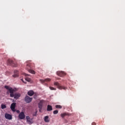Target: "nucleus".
Returning a JSON list of instances; mask_svg holds the SVG:
<instances>
[{"label": "nucleus", "mask_w": 125, "mask_h": 125, "mask_svg": "<svg viewBox=\"0 0 125 125\" xmlns=\"http://www.w3.org/2000/svg\"><path fill=\"white\" fill-rule=\"evenodd\" d=\"M4 88L7 90V93H10V97H14V99H19V97H21V94L19 93H14L15 90L12 87L8 85H5Z\"/></svg>", "instance_id": "obj_1"}, {"label": "nucleus", "mask_w": 125, "mask_h": 125, "mask_svg": "<svg viewBox=\"0 0 125 125\" xmlns=\"http://www.w3.org/2000/svg\"><path fill=\"white\" fill-rule=\"evenodd\" d=\"M26 68L28 69V72L31 74H35V71L33 70L30 69L34 67V64L32 63L29 62V61L26 62Z\"/></svg>", "instance_id": "obj_2"}, {"label": "nucleus", "mask_w": 125, "mask_h": 125, "mask_svg": "<svg viewBox=\"0 0 125 125\" xmlns=\"http://www.w3.org/2000/svg\"><path fill=\"white\" fill-rule=\"evenodd\" d=\"M45 101H44L43 100H41L39 102V103L38 104V107L39 108V112H41L42 108H43V104H44Z\"/></svg>", "instance_id": "obj_3"}, {"label": "nucleus", "mask_w": 125, "mask_h": 125, "mask_svg": "<svg viewBox=\"0 0 125 125\" xmlns=\"http://www.w3.org/2000/svg\"><path fill=\"white\" fill-rule=\"evenodd\" d=\"M54 85L57 86V88H59V89H64V90H66L67 87L63 86H61L60 84L58 83V82H55L54 83Z\"/></svg>", "instance_id": "obj_4"}, {"label": "nucleus", "mask_w": 125, "mask_h": 125, "mask_svg": "<svg viewBox=\"0 0 125 125\" xmlns=\"http://www.w3.org/2000/svg\"><path fill=\"white\" fill-rule=\"evenodd\" d=\"M7 63L9 65L12 66L13 67H17V63H15L14 62L11 60H8L7 61Z\"/></svg>", "instance_id": "obj_5"}, {"label": "nucleus", "mask_w": 125, "mask_h": 125, "mask_svg": "<svg viewBox=\"0 0 125 125\" xmlns=\"http://www.w3.org/2000/svg\"><path fill=\"white\" fill-rule=\"evenodd\" d=\"M32 98H30V97L26 96L24 98V101L26 103H30L32 102Z\"/></svg>", "instance_id": "obj_6"}, {"label": "nucleus", "mask_w": 125, "mask_h": 125, "mask_svg": "<svg viewBox=\"0 0 125 125\" xmlns=\"http://www.w3.org/2000/svg\"><path fill=\"white\" fill-rule=\"evenodd\" d=\"M25 118V115L23 112H21L19 114V118L20 120H24Z\"/></svg>", "instance_id": "obj_7"}, {"label": "nucleus", "mask_w": 125, "mask_h": 125, "mask_svg": "<svg viewBox=\"0 0 125 125\" xmlns=\"http://www.w3.org/2000/svg\"><path fill=\"white\" fill-rule=\"evenodd\" d=\"M56 73L60 77H63L66 75V73L64 71H57Z\"/></svg>", "instance_id": "obj_8"}, {"label": "nucleus", "mask_w": 125, "mask_h": 125, "mask_svg": "<svg viewBox=\"0 0 125 125\" xmlns=\"http://www.w3.org/2000/svg\"><path fill=\"white\" fill-rule=\"evenodd\" d=\"M26 119L28 125H32L33 124V119H31L29 116H26Z\"/></svg>", "instance_id": "obj_9"}, {"label": "nucleus", "mask_w": 125, "mask_h": 125, "mask_svg": "<svg viewBox=\"0 0 125 125\" xmlns=\"http://www.w3.org/2000/svg\"><path fill=\"white\" fill-rule=\"evenodd\" d=\"M16 106V103H13L10 106V109L13 112H15V108Z\"/></svg>", "instance_id": "obj_10"}, {"label": "nucleus", "mask_w": 125, "mask_h": 125, "mask_svg": "<svg viewBox=\"0 0 125 125\" xmlns=\"http://www.w3.org/2000/svg\"><path fill=\"white\" fill-rule=\"evenodd\" d=\"M4 117L5 119H7V120H12V116L11 115L9 114L8 113H5Z\"/></svg>", "instance_id": "obj_11"}, {"label": "nucleus", "mask_w": 125, "mask_h": 125, "mask_svg": "<svg viewBox=\"0 0 125 125\" xmlns=\"http://www.w3.org/2000/svg\"><path fill=\"white\" fill-rule=\"evenodd\" d=\"M40 81L42 83H44L45 82H49L51 81V79L50 78H47V79H45L44 80H40Z\"/></svg>", "instance_id": "obj_12"}, {"label": "nucleus", "mask_w": 125, "mask_h": 125, "mask_svg": "<svg viewBox=\"0 0 125 125\" xmlns=\"http://www.w3.org/2000/svg\"><path fill=\"white\" fill-rule=\"evenodd\" d=\"M19 71L18 70H14V75H13V77L14 78L18 77L19 76Z\"/></svg>", "instance_id": "obj_13"}, {"label": "nucleus", "mask_w": 125, "mask_h": 125, "mask_svg": "<svg viewBox=\"0 0 125 125\" xmlns=\"http://www.w3.org/2000/svg\"><path fill=\"white\" fill-rule=\"evenodd\" d=\"M52 110H53L52 106L50 105H48L47 106V111L48 112H49V111H52Z\"/></svg>", "instance_id": "obj_14"}, {"label": "nucleus", "mask_w": 125, "mask_h": 125, "mask_svg": "<svg viewBox=\"0 0 125 125\" xmlns=\"http://www.w3.org/2000/svg\"><path fill=\"white\" fill-rule=\"evenodd\" d=\"M27 94L29 95V96H33V95L34 94V92L32 90L29 91L27 92Z\"/></svg>", "instance_id": "obj_15"}, {"label": "nucleus", "mask_w": 125, "mask_h": 125, "mask_svg": "<svg viewBox=\"0 0 125 125\" xmlns=\"http://www.w3.org/2000/svg\"><path fill=\"white\" fill-rule=\"evenodd\" d=\"M49 117L46 116L44 117V121L45 122V123H49Z\"/></svg>", "instance_id": "obj_16"}, {"label": "nucleus", "mask_w": 125, "mask_h": 125, "mask_svg": "<svg viewBox=\"0 0 125 125\" xmlns=\"http://www.w3.org/2000/svg\"><path fill=\"white\" fill-rule=\"evenodd\" d=\"M69 113H62L61 114V117H62V118H64L65 116H69Z\"/></svg>", "instance_id": "obj_17"}, {"label": "nucleus", "mask_w": 125, "mask_h": 125, "mask_svg": "<svg viewBox=\"0 0 125 125\" xmlns=\"http://www.w3.org/2000/svg\"><path fill=\"white\" fill-rule=\"evenodd\" d=\"M55 108H58V109H62V106L61 105H55Z\"/></svg>", "instance_id": "obj_18"}, {"label": "nucleus", "mask_w": 125, "mask_h": 125, "mask_svg": "<svg viewBox=\"0 0 125 125\" xmlns=\"http://www.w3.org/2000/svg\"><path fill=\"white\" fill-rule=\"evenodd\" d=\"M1 109H6V105L5 104H1Z\"/></svg>", "instance_id": "obj_19"}, {"label": "nucleus", "mask_w": 125, "mask_h": 125, "mask_svg": "<svg viewBox=\"0 0 125 125\" xmlns=\"http://www.w3.org/2000/svg\"><path fill=\"white\" fill-rule=\"evenodd\" d=\"M49 88L50 89V90H56L57 89L55 87H51V86H50L49 87Z\"/></svg>", "instance_id": "obj_20"}, {"label": "nucleus", "mask_w": 125, "mask_h": 125, "mask_svg": "<svg viewBox=\"0 0 125 125\" xmlns=\"http://www.w3.org/2000/svg\"><path fill=\"white\" fill-rule=\"evenodd\" d=\"M25 80L27 81V82H30L31 81V79L30 78H27V77H26L25 78Z\"/></svg>", "instance_id": "obj_21"}, {"label": "nucleus", "mask_w": 125, "mask_h": 125, "mask_svg": "<svg viewBox=\"0 0 125 125\" xmlns=\"http://www.w3.org/2000/svg\"><path fill=\"white\" fill-rule=\"evenodd\" d=\"M59 111L58 110H55L53 111L54 115H57V114H58Z\"/></svg>", "instance_id": "obj_22"}, {"label": "nucleus", "mask_w": 125, "mask_h": 125, "mask_svg": "<svg viewBox=\"0 0 125 125\" xmlns=\"http://www.w3.org/2000/svg\"><path fill=\"white\" fill-rule=\"evenodd\" d=\"M16 112H17V114H20V111L19 110H17Z\"/></svg>", "instance_id": "obj_23"}, {"label": "nucleus", "mask_w": 125, "mask_h": 125, "mask_svg": "<svg viewBox=\"0 0 125 125\" xmlns=\"http://www.w3.org/2000/svg\"><path fill=\"white\" fill-rule=\"evenodd\" d=\"M92 125H96V123L95 122H93L92 123Z\"/></svg>", "instance_id": "obj_24"}, {"label": "nucleus", "mask_w": 125, "mask_h": 125, "mask_svg": "<svg viewBox=\"0 0 125 125\" xmlns=\"http://www.w3.org/2000/svg\"><path fill=\"white\" fill-rule=\"evenodd\" d=\"M24 76H28V75L27 74H26V73H24Z\"/></svg>", "instance_id": "obj_25"}, {"label": "nucleus", "mask_w": 125, "mask_h": 125, "mask_svg": "<svg viewBox=\"0 0 125 125\" xmlns=\"http://www.w3.org/2000/svg\"><path fill=\"white\" fill-rule=\"evenodd\" d=\"M21 81H22V82H23L24 83H25V82L23 81V79H21Z\"/></svg>", "instance_id": "obj_26"}, {"label": "nucleus", "mask_w": 125, "mask_h": 125, "mask_svg": "<svg viewBox=\"0 0 125 125\" xmlns=\"http://www.w3.org/2000/svg\"><path fill=\"white\" fill-rule=\"evenodd\" d=\"M1 92V90H0V93Z\"/></svg>", "instance_id": "obj_27"}]
</instances>
